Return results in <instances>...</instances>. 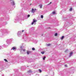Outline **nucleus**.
I'll use <instances>...</instances> for the list:
<instances>
[{
	"instance_id": "nucleus-25",
	"label": "nucleus",
	"mask_w": 76,
	"mask_h": 76,
	"mask_svg": "<svg viewBox=\"0 0 76 76\" xmlns=\"http://www.w3.org/2000/svg\"><path fill=\"white\" fill-rule=\"evenodd\" d=\"M39 71L40 72V73H41V72H42V71L41 69H39Z\"/></svg>"
},
{
	"instance_id": "nucleus-33",
	"label": "nucleus",
	"mask_w": 76,
	"mask_h": 76,
	"mask_svg": "<svg viewBox=\"0 0 76 76\" xmlns=\"http://www.w3.org/2000/svg\"><path fill=\"white\" fill-rule=\"evenodd\" d=\"M67 51H68V49H67V50H65V52H67Z\"/></svg>"
},
{
	"instance_id": "nucleus-29",
	"label": "nucleus",
	"mask_w": 76,
	"mask_h": 76,
	"mask_svg": "<svg viewBox=\"0 0 76 76\" xmlns=\"http://www.w3.org/2000/svg\"><path fill=\"white\" fill-rule=\"evenodd\" d=\"M29 53H30V52H29V51H27V54H29Z\"/></svg>"
},
{
	"instance_id": "nucleus-5",
	"label": "nucleus",
	"mask_w": 76,
	"mask_h": 76,
	"mask_svg": "<svg viewBox=\"0 0 76 76\" xmlns=\"http://www.w3.org/2000/svg\"><path fill=\"white\" fill-rule=\"evenodd\" d=\"M22 35V31H19L18 33V37H20Z\"/></svg>"
},
{
	"instance_id": "nucleus-34",
	"label": "nucleus",
	"mask_w": 76,
	"mask_h": 76,
	"mask_svg": "<svg viewBox=\"0 0 76 76\" xmlns=\"http://www.w3.org/2000/svg\"><path fill=\"white\" fill-rule=\"evenodd\" d=\"M1 46H0V50H1Z\"/></svg>"
},
{
	"instance_id": "nucleus-24",
	"label": "nucleus",
	"mask_w": 76,
	"mask_h": 76,
	"mask_svg": "<svg viewBox=\"0 0 76 76\" xmlns=\"http://www.w3.org/2000/svg\"><path fill=\"white\" fill-rule=\"evenodd\" d=\"M45 58H46V57L45 56L43 58V60H45Z\"/></svg>"
},
{
	"instance_id": "nucleus-9",
	"label": "nucleus",
	"mask_w": 76,
	"mask_h": 76,
	"mask_svg": "<svg viewBox=\"0 0 76 76\" xmlns=\"http://www.w3.org/2000/svg\"><path fill=\"white\" fill-rule=\"evenodd\" d=\"M33 61V60L32 59H29L28 61V63H31V62H32Z\"/></svg>"
},
{
	"instance_id": "nucleus-6",
	"label": "nucleus",
	"mask_w": 76,
	"mask_h": 76,
	"mask_svg": "<svg viewBox=\"0 0 76 76\" xmlns=\"http://www.w3.org/2000/svg\"><path fill=\"white\" fill-rule=\"evenodd\" d=\"M37 20H35V19H34L33 20V21L31 23V25H33V24H36V22H37Z\"/></svg>"
},
{
	"instance_id": "nucleus-15",
	"label": "nucleus",
	"mask_w": 76,
	"mask_h": 76,
	"mask_svg": "<svg viewBox=\"0 0 76 76\" xmlns=\"http://www.w3.org/2000/svg\"><path fill=\"white\" fill-rule=\"evenodd\" d=\"M72 54H73V52H71L70 53L69 55V57H70L72 56Z\"/></svg>"
},
{
	"instance_id": "nucleus-31",
	"label": "nucleus",
	"mask_w": 76,
	"mask_h": 76,
	"mask_svg": "<svg viewBox=\"0 0 76 76\" xmlns=\"http://www.w3.org/2000/svg\"><path fill=\"white\" fill-rule=\"evenodd\" d=\"M30 16V15H27V17H28V18Z\"/></svg>"
},
{
	"instance_id": "nucleus-8",
	"label": "nucleus",
	"mask_w": 76,
	"mask_h": 76,
	"mask_svg": "<svg viewBox=\"0 0 76 76\" xmlns=\"http://www.w3.org/2000/svg\"><path fill=\"white\" fill-rule=\"evenodd\" d=\"M4 31H5V32L6 34H9L10 33V31H8L7 29H4Z\"/></svg>"
},
{
	"instance_id": "nucleus-3",
	"label": "nucleus",
	"mask_w": 76,
	"mask_h": 76,
	"mask_svg": "<svg viewBox=\"0 0 76 76\" xmlns=\"http://www.w3.org/2000/svg\"><path fill=\"white\" fill-rule=\"evenodd\" d=\"M12 40H13L12 38L8 39L7 40L6 42L7 43V44H9V43H10V42L12 41Z\"/></svg>"
},
{
	"instance_id": "nucleus-4",
	"label": "nucleus",
	"mask_w": 76,
	"mask_h": 76,
	"mask_svg": "<svg viewBox=\"0 0 76 76\" xmlns=\"http://www.w3.org/2000/svg\"><path fill=\"white\" fill-rule=\"evenodd\" d=\"M19 18L18 17H16L15 19V23H16V22H19Z\"/></svg>"
},
{
	"instance_id": "nucleus-1",
	"label": "nucleus",
	"mask_w": 76,
	"mask_h": 76,
	"mask_svg": "<svg viewBox=\"0 0 76 76\" xmlns=\"http://www.w3.org/2000/svg\"><path fill=\"white\" fill-rule=\"evenodd\" d=\"M63 20H66V22L65 23V26H67L68 25L69 26H71L72 25V22L69 19H67V18L64 17L63 18Z\"/></svg>"
},
{
	"instance_id": "nucleus-12",
	"label": "nucleus",
	"mask_w": 76,
	"mask_h": 76,
	"mask_svg": "<svg viewBox=\"0 0 76 76\" xmlns=\"http://www.w3.org/2000/svg\"><path fill=\"white\" fill-rule=\"evenodd\" d=\"M26 68V66H21V70H22V69H25Z\"/></svg>"
},
{
	"instance_id": "nucleus-19",
	"label": "nucleus",
	"mask_w": 76,
	"mask_h": 76,
	"mask_svg": "<svg viewBox=\"0 0 76 76\" xmlns=\"http://www.w3.org/2000/svg\"><path fill=\"white\" fill-rule=\"evenodd\" d=\"M64 36H63L62 37H61V39L62 40L64 38Z\"/></svg>"
},
{
	"instance_id": "nucleus-30",
	"label": "nucleus",
	"mask_w": 76,
	"mask_h": 76,
	"mask_svg": "<svg viewBox=\"0 0 76 76\" xmlns=\"http://www.w3.org/2000/svg\"><path fill=\"white\" fill-rule=\"evenodd\" d=\"M69 10L70 11H72V8H71L69 9Z\"/></svg>"
},
{
	"instance_id": "nucleus-39",
	"label": "nucleus",
	"mask_w": 76,
	"mask_h": 76,
	"mask_svg": "<svg viewBox=\"0 0 76 76\" xmlns=\"http://www.w3.org/2000/svg\"><path fill=\"white\" fill-rule=\"evenodd\" d=\"M11 0H10L11 1Z\"/></svg>"
},
{
	"instance_id": "nucleus-10",
	"label": "nucleus",
	"mask_w": 76,
	"mask_h": 76,
	"mask_svg": "<svg viewBox=\"0 0 76 76\" xmlns=\"http://www.w3.org/2000/svg\"><path fill=\"white\" fill-rule=\"evenodd\" d=\"M11 3L12 5V6H14L15 5V1L13 0L12 2H11Z\"/></svg>"
},
{
	"instance_id": "nucleus-38",
	"label": "nucleus",
	"mask_w": 76,
	"mask_h": 76,
	"mask_svg": "<svg viewBox=\"0 0 76 76\" xmlns=\"http://www.w3.org/2000/svg\"><path fill=\"white\" fill-rule=\"evenodd\" d=\"M12 49H11V50H12Z\"/></svg>"
},
{
	"instance_id": "nucleus-21",
	"label": "nucleus",
	"mask_w": 76,
	"mask_h": 76,
	"mask_svg": "<svg viewBox=\"0 0 76 76\" xmlns=\"http://www.w3.org/2000/svg\"><path fill=\"white\" fill-rule=\"evenodd\" d=\"M47 45L48 47L50 46V45H51V44H48Z\"/></svg>"
},
{
	"instance_id": "nucleus-35",
	"label": "nucleus",
	"mask_w": 76,
	"mask_h": 76,
	"mask_svg": "<svg viewBox=\"0 0 76 76\" xmlns=\"http://www.w3.org/2000/svg\"><path fill=\"white\" fill-rule=\"evenodd\" d=\"M4 74H2V76H4Z\"/></svg>"
},
{
	"instance_id": "nucleus-11",
	"label": "nucleus",
	"mask_w": 76,
	"mask_h": 76,
	"mask_svg": "<svg viewBox=\"0 0 76 76\" xmlns=\"http://www.w3.org/2000/svg\"><path fill=\"white\" fill-rule=\"evenodd\" d=\"M36 9H35V10L34 9L32 8V11H31V12H32V13H34V12H35V10H36Z\"/></svg>"
},
{
	"instance_id": "nucleus-22",
	"label": "nucleus",
	"mask_w": 76,
	"mask_h": 76,
	"mask_svg": "<svg viewBox=\"0 0 76 76\" xmlns=\"http://www.w3.org/2000/svg\"><path fill=\"white\" fill-rule=\"evenodd\" d=\"M4 61H6V62H8V61H7V59H4Z\"/></svg>"
},
{
	"instance_id": "nucleus-23",
	"label": "nucleus",
	"mask_w": 76,
	"mask_h": 76,
	"mask_svg": "<svg viewBox=\"0 0 76 76\" xmlns=\"http://www.w3.org/2000/svg\"><path fill=\"white\" fill-rule=\"evenodd\" d=\"M57 35H58L57 33H56L55 34V37H57Z\"/></svg>"
},
{
	"instance_id": "nucleus-20",
	"label": "nucleus",
	"mask_w": 76,
	"mask_h": 76,
	"mask_svg": "<svg viewBox=\"0 0 76 76\" xmlns=\"http://www.w3.org/2000/svg\"><path fill=\"white\" fill-rule=\"evenodd\" d=\"M41 54H44V53H45V51L41 52Z\"/></svg>"
},
{
	"instance_id": "nucleus-28",
	"label": "nucleus",
	"mask_w": 76,
	"mask_h": 76,
	"mask_svg": "<svg viewBox=\"0 0 76 76\" xmlns=\"http://www.w3.org/2000/svg\"><path fill=\"white\" fill-rule=\"evenodd\" d=\"M21 62H22V63H24V61L23 60H22V61H21Z\"/></svg>"
},
{
	"instance_id": "nucleus-16",
	"label": "nucleus",
	"mask_w": 76,
	"mask_h": 76,
	"mask_svg": "<svg viewBox=\"0 0 76 76\" xmlns=\"http://www.w3.org/2000/svg\"><path fill=\"white\" fill-rule=\"evenodd\" d=\"M3 47H5V48H6L7 47V45H6V44H4V45H3Z\"/></svg>"
},
{
	"instance_id": "nucleus-27",
	"label": "nucleus",
	"mask_w": 76,
	"mask_h": 76,
	"mask_svg": "<svg viewBox=\"0 0 76 76\" xmlns=\"http://www.w3.org/2000/svg\"><path fill=\"white\" fill-rule=\"evenodd\" d=\"M32 50H35V49L34 48H32Z\"/></svg>"
},
{
	"instance_id": "nucleus-17",
	"label": "nucleus",
	"mask_w": 76,
	"mask_h": 76,
	"mask_svg": "<svg viewBox=\"0 0 76 76\" xmlns=\"http://www.w3.org/2000/svg\"><path fill=\"white\" fill-rule=\"evenodd\" d=\"M12 50H16V48L15 47H13L12 48Z\"/></svg>"
},
{
	"instance_id": "nucleus-7",
	"label": "nucleus",
	"mask_w": 76,
	"mask_h": 76,
	"mask_svg": "<svg viewBox=\"0 0 76 76\" xmlns=\"http://www.w3.org/2000/svg\"><path fill=\"white\" fill-rule=\"evenodd\" d=\"M20 48L21 49V51H23V52H25V51L26 50L25 49H23V47H22V46H20Z\"/></svg>"
},
{
	"instance_id": "nucleus-2",
	"label": "nucleus",
	"mask_w": 76,
	"mask_h": 76,
	"mask_svg": "<svg viewBox=\"0 0 76 76\" xmlns=\"http://www.w3.org/2000/svg\"><path fill=\"white\" fill-rule=\"evenodd\" d=\"M23 38L24 41H26L27 40V36H26V34L23 35Z\"/></svg>"
},
{
	"instance_id": "nucleus-18",
	"label": "nucleus",
	"mask_w": 76,
	"mask_h": 76,
	"mask_svg": "<svg viewBox=\"0 0 76 76\" xmlns=\"http://www.w3.org/2000/svg\"><path fill=\"white\" fill-rule=\"evenodd\" d=\"M42 4H40L39 5V7H40V9H41V8H42Z\"/></svg>"
},
{
	"instance_id": "nucleus-14",
	"label": "nucleus",
	"mask_w": 76,
	"mask_h": 76,
	"mask_svg": "<svg viewBox=\"0 0 76 76\" xmlns=\"http://www.w3.org/2000/svg\"><path fill=\"white\" fill-rule=\"evenodd\" d=\"M27 73H28V74H30V75H31V73H32V71L31 70H29L27 72Z\"/></svg>"
},
{
	"instance_id": "nucleus-26",
	"label": "nucleus",
	"mask_w": 76,
	"mask_h": 76,
	"mask_svg": "<svg viewBox=\"0 0 76 76\" xmlns=\"http://www.w3.org/2000/svg\"><path fill=\"white\" fill-rule=\"evenodd\" d=\"M41 18H42H42H44V17L43 16V15H41Z\"/></svg>"
},
{
	"instance_id": "nucleus-32",
	"label": "nucleus",
	"mask_w": 76,
	"mask_h": 76,
	"mask_svg": "<svg viewBox=\"0 0 76 76\" xmlns=\"http://www.w3.org/2000/svg\"><path fill=\"white\" fill-rule=\"evenodd\" d=\"M65 67H67V65L66 64L65 65Z\"/></svg>"
},
{
	"instance_id": "nucleus-37",
	"label": "nucleus",
	"mask_w": 76,
	"mask_h": 76,
	"mask_svg": "<svg viewBox=\"0 0 76 76\" xmlns=\"http://www.w3.org/2000/svg\"><path fill=\"white\" fill-rule=\"evenodd\" d=\"M51 2H50V4H51Z\"/></svg>"
},
{
	"instance_id": "nucleus-13",
	"label": "nucleus",
	"mask_w": 76,
	"mask_h": 76,
	"mask_svg": "<svg viewBox=\"0 0 76 76\" xmlns=\"http://www.w3.org/2000/svg\"><path fill=\"white\" fill-rule=\"evenodd\" d=\"M54 15L55 14H56V12L55 11H54L53 12L51 13L50 14V16H52V15Z\"/></svg>"
},
{
	"instance_id": "nucleus-36",
	"label": "nucleus",
	"mask_w": 76,
	"mask_h": 76,
	"mask_svg": "<svg viewBox=\"0 0 76 76\" xmlns=\"http://www.w3.org/2000/svg\"><path fill=\"white\" fill-rule=\"evenodd\" d=\"M23 31H24V30H22V32H23Z\"/></svg>"
}]
</instances>
